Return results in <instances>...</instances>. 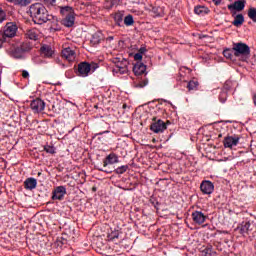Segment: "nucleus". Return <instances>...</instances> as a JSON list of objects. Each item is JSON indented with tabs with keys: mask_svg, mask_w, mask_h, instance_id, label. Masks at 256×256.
Returning <instances> with one entry per match:
<instances>
[{
	"mask_svg": "<svg viewBox=\"0 0 256 256\" xmlns=\"http://www.w3.org/2000/svg\"><path fill=\"white\" fill-rule=\"evenodd\" d=\"M40 51H41L42 55H44V57H46L47 59H51V57H53V55H55V51L53 50V48L50 45L41 46Z\"/></svg>",
	"mask_w": 256,
	"mask_h": 256,
	"instance_id": "nucleus-16",
	"label": "nucleus"
},
{
	"mask_svg": "<svg viewBox=\"0 0 256 256\" xmlns=\"http://www.w3.org/2000/svg\"><path fill=\"white\" fill-rule=\"evenodd\" d=\"M223 55L226 59H233V49H229V48H226L224 51H223Z\"/></svg>",
	"mask_w": 256,
	"mask_h": 256,
	"instance_id": "nucleus-35",
	"label": "nucleus"
},
{
	"mask_svg": "<svg viewBox=\"0 0 256 256\" xmlns=\"http://www.w3.org/2000/svg\"><path fill=\"white\" fill-rule=\"evenodd\" d=\"M30 109L33 113H43V111H45V101L40 98L32 100L30 103Z\"/></svg>",
	"mask_w": 256,
	"mask_h": 256,
	"instance_id": "nucleus-8",
	"label": "nucleus"
},
{
	"mask_svg": "<svg viewBox=\"0 0 256 256\" xmlns=\"http://www.w3.org/2000/svg\"><path fill=\"white\" fill-rule=\"evenodd\" d=\"M145 71H147V66H145V64H143L142 62H137L133 66V73L135 75H143V73H145Z\"/></svg>",
	"mask_w": 256,
	"mask_h": 256,
	"instance_id": "nucleus-19",
	"label": "nucleus"
},
{
	"mask_svg": "<svg viewBox=\"0 0 256 256\" xmlns=\"http://www.w3.org/2000/svg\"><path fill=\"white\" fill-rule=\"evenodd\" d=\"M243 23H245V17L243 14H237L232 22V25H234V27H241Z\"/></svg>",
	"mask_w": 256,
	"mask_h": 256,
	"instance_id": "nucleus-23",
	"label": "nucleus"
},
{
	"mask_svg": "<svg viewBox=\"0 0 256 256\" xmlns=\"http://www.w3.org/2000/svg\"><path fill=\"white\" fill-rule=\"evenodd\" d=\"M91 73V64L89 62H80L76 70V75L78 77H89Z\"/></svg>",
	"mask_w": 256,
	"mask_h": 256,
	"instance_id": "nucleus-6",
	"label": "nucleus"
},
{
	"mask_svg": "<svg viewBox=\"0 0 256 256\" xmlns=\"http://www.w3.org/2000/svg\"><path fill=\"white\" fill-rule=\"evenodd\" d=\"M151 11L154 17H163L165 15L163 8L159 6H153Z\"/></svg>",
	"mask_w": 256,
	"mask_h": 256,
	"instance_id": "nucleus-25",
	"label": "nucleus"
},
{
	"mask_svg": "<svg viewBox=\"0 0 256 256\" xmlns=\"http://www.w3.org/2000/svg\"><path fill=\"white\" fill-rule=\"evenodd\" d=\"M115 163H119V156L115 153H110L104 160H103V167L107 168V165H115Z\"/></svg>",
	"mask_w": 256,
	"mask_h": 256,
	"instance_id": "nucleus-13",
	"label": "nucleus"
},
{
	"mask_svg": "<svg viewBox=\"0 0 256 256\" xmlns=\"http://www.w3.org/2000/svg\"><path fill=\"white\" fill-rule=\"evenodd\" d=\"M223 145L228 149H231V147H236V145H239V137L226 136L223 140Z\"/></svg>",
	"mask_w": 256,
	"mask_h": 256,
	"instance_id": "nucleus-12",
	"label": "nucleus"
},
{
	"mask_svg": "<svg viewBox=\"0 0 256 256\" xmlns=\"http://www.w3.org/2000/svg\"><path fill=\"white\" fill-rule=\"evenodd\" d=\"M7 41L9 40L5 37L3 32L0 31V49H3V46L5 45V43H7Z\"/></svg>",
	"mask_w": 256,
	"mask_h": 256,
	"instance_id": "nucleus-37",
	"label": "nucleus"
},
{
	"mask_svg": "<svg viewBox=\"0 0 256 256\" xmlns=\"http://www.w3.org/2000/svg\"><path fill=\"white\" fill-rule=\"evenodd\" d=\"M19 27H17V23L15 22H7L6 25L0 30L4 37L9 41V39H13L15 35H17Z\"/></svg>",
	"mask_w": 256,
	"mask_h": 256,
	"instance_id": "nucleus-5",
	"label": "nucleus"
},
{
	"mask_svg": "<svg viewBox=\"0 0 256 256\" xmlns=\"http://www.w3.org/2000/svg\"><path fill=\"white\" fill-rule=\"evenodd\" d=\"M104 133H109V130H106V131H104V132H99V133H97L96 135H104Z\"/></svg>",
	"mask_w": 256,
	"mask_h": 256,
	"instance_id": "nucleus-51",
	"label": "nucleus"
},
{
	"mask_svg": "<svg viewBox=\"0 0 256 256\" xmlns=\"http://www.w3.org/2000/svg\"><path fill=\"white\" fill-rule=\"evenodd\" d=\"M250 228H251V222H242L237 227V231H239L240 235H248Z\"/></svg>",
	"mask_w": 256,
	"mask_h": 256,
	"instance_id": "nucleus-21",
	"label": "nucleus"
},
{
	"mask_svg": "<svg viewBox=\"0 0 256 256\" xmlns=\"http://www.w3.org/2000/svg\"><path fill=\"white\" fill-rule=\"evenodd\" d=\"M141 59H143V54H141V53H136L135 55H134V60L135 61H141Z\"/></svg>",
	"mask_w": 256,
	"mask_h": 256,
	"instance_id": "nucleus-44",
	"label": "nucleus"
},
{
	"mask_svg": "<svg viewBox=\"0 0 256 256\" xmlns=\"http://www.w3.org/2000/svg\"><path fill=\"white\" fill-rule=\"evenodd\" d=\"M230 85H231V81H226L225 84H224V89L229 90L230 87H231Z\"/></svg>",
	"mask_w": 256,
	"mask_h": 256,
	"instance_id": "nucleus-48",
	"label": "nucleus"
},
{
	"mask_svg": "<svg viewBox=\"0 0 256 256\" xmlns=\"http://www.w3.org/2000/svg\"><path fill=\"white\" fill-rule=\"evenodd\" d=\"M192 221L196 223V225H203L205 221H207V215H204L201 211H194L192 212Z\"/></svg>",
	"mask_w": 256,
	"mask_h": 256,
	"instance_id": "nucleus-11",
	"label": "nucleus"
},
{
	"mask_svg": "<svg viewBox=\"0 0 256 256\" xmlns=\"http://www.w3.org/2000/svg\"><path fill=\"white\" fill-rule=\"evenodd\" d=\"M62 57L69 62L75 61V50L71 49V47L64 48L62 50Z\"/></svg>",
	"mask_w": 256,
	"mask_h": 256,
	"instance_id": "nucleus-14",
	"label": "nucleus"
},
{
	"mask_svg": "<svg viewBox=\"0 0 256 256\" xmlns=\"http://www.w3.org/2000/svg\"><path fill=\"white\" fill-rule=\"evenodd\" d=\"M26 37L32 41H37L39 39V30L37 28H32L26 32Z\"/></svg>",
	"mask_w": 256,
	"mask_h": 256,
	"instance_id": "nucleus-22",
	"label": "nucleus"
},
{
	"mask_svg": "<svg viewBox=\"0 0 256 256\" xmlns=\"http://www.w3.org/2000/svg\"><path fill=\"white\" fill-rule=\"evenodd\" d=\"M124 25H126V27H131L135 25V20L133 19V15L128 14L126 17H124Z\"/></svg>",
	"mask_w": 256,
	"mask_h": 256,
	"instance_id": "nucleus-31",
	"label": "nucleus"
},
{
	"mask_svg": "<svg viewBox=\"0 0 256 256\" xmlns=\"http://www.w3.org/2000/svg\"><path fill=\"white\" fill-rule=\"evenodd\" d=\"M30 3L31 0H15V5H20V7H27Z\"/></svg>",
	"mask_w": 256,
	"mask_h": 256,
	"instance_id": "nucleus-34",
	"label": "nucleus"
},
{
	"mask_svg": "<svg viewBox=\"0 0 256 256\" xmlns=\"http://www.w3.org/2000/svg\"><path fill=\"white\" fill-rule=\"evenodd\" d=\"M116 68L115 71L121 75H125L129 71V61L127 59H122V61L115 62Z\"/></svg>",
	"mask_w": 256,
	"mask_h": 256,
	"instance_id": "nucleus-9",
	"label": "nucleus"
},
{
	"mask_svg": "<svg viewBox=\"0 0 256 256\" xmlns=\"http://www.w3.org/2000/svg\"><path fill=\"white\" fill-rule=\"evenodd\" d=\"M43 149L50 155H55V153H56L55 146H53V145L46 144L43 146Z\"/></svg>",
	"mask_w": 256,
	"mask_h": 256,
	"instance_id": "nucleus-32",
	"label": "nucleus"
},
{
	"mask_svg": "<svg viewBox=\"0 0 256 256\" xmlns=\"http://www.w3.org/2000/svg\"><path fill=\"white\" fill-rule=\"evenodd\" d=\"M41 175V172L38 173V176Z\"/></svg>",
	"mask_w": 256,
	"mask_h": 256,
	"instance_id": "nucleus-55",
	"label": "nucleus"
},
{
	"mask_svg": "<svg viewBox=\"0 0 256 256\" xmlns=\"http://www.w3.org/2000/svg\"><path fill=\"white\" fill-rule=\"evenodd\" d=\"M25 53L21 50V48L20 47H16V48H14V50L12 51V57L14 58V59H23V55H24Z\"/></svg>",
	"mask_w": 256,
	"mask_h": 256,
	"instance_id": "nucleus-27",
	"label": "nucleus"
},
{
	"mask_svg": "<svg viewBox=\"0 0 256 256\" xmlns=\"http://www.w3.org/2000/svg\"><path fill=\"white\" fill-rule=\"evenodd\" d=\"M92 191H94V192L97 191V188H96V187H93V188H92Z\"/></svg>",
	"mask_w": 256,
	"mask_h": 256,
	"instance_id": "nucleus-54",
	"label": "nucleus"
},
{
	"mask_svg": "<svg viewBox=\"0 0 256 256\" xmlns=\"http://www.w3.org/2000/svg\"><path fill=\"white\" fill-rule=\"evenodd\" d=\"M67 195V188L65 186H58L52 191V201H63Z\"/></svg>",
	"mask_w": 256,
	"mask_h": 256,
	"instance_id": "nucleus-7",
	"label": "nucleus"
},
{
	"mask_svg": "<svg viewBox=\"0 0 256 256\" xmlns=\"http://www.w3.org/2000/svg\"><path fill=\"white\" fill-rule=\"evenodd\" d=\"M232 51H234L235 57H241V61H249L251 55V48L249 45L242 42L234 43Z\"/></svg>",
	"mask_w": 256,
	"mask_h": 256,
	"instance_id": "nucleus-2",
	"label": "nucleus"
},
{
	"mask_svg": "<svg viewBox=\"0 0 256 256\" xmlns=\"http://www.w3.org/2000/svg\"><path fill=\"white\" fill-rule=\"evenodd\" d=\"M23 79H29V72L27 70H22Z\"/></svg>",
	"mask_w": 256,
	"mask_h": 256,
	"instance_id": "nucleus-45",
	"label": "nucleus"
},
{
	"mask_svg": "<svg viewBox=\"0 0 256 256\" xmlns=\"http://www.w3.org/2000/svg\"><path fill=\"white\" fill-rule=\"evenodd\" d=\"M6 19H7V13L5 12V10L0 8V23H3V21H6Z\"/></svg>",
	"mask_w": 256,
	"mask_h": 256,
	"instance_id": "nucleus-39",
	"label": "nucleus"
},
{
	"mask_svg": "<svg viewBox=\"0 0 256 256\" xmlns=\"http://www.w3.org/2000/svg\"><path fill=\"white\" fill-rule=\"evenodd\" d=\"M248 17L253 21V23H256V8H249Z\"/></svg>",
	"mask_w": 256,
	"mask_h": 256,
	"instance_id": "nucleus-33",
	"label": "nucleus"
},
{
	"mask_svg": "<svg viewBox=\"0 0 256 256\" xmlns=\"http://www.w3.org/2000/svg\"><path fill=\"white\" fill-rule=\"evenodd\" d=\"M30 17H32L36 25L50 24V28L57 31L59 27V19L56 16L49 14V11L41 3L32 4L29 8Z\"/></svg>",
	"mask_w": 256,
	"mask_h": 256,
	"instance_id": "nucleus-1",
	"label": "nucleus"
},
{
	"mask_svg": "<svg viewBox=\"0 0 256 256\" xmlns=\"http://www.w3.org/2000/svg\"><path fill=\"white\" fill-rule=\"evenodd\" d=\"M57 0H43L44 5H46V7H53L55 6Z\"/></svg>",
	"mask_w": 256,
	"mask_h": 256,
	"instance_id": "nucleus-40",
	"label": "nucleus"
},
{
	"mask_svg": "<svg viewBox=\"0 0 256 256\" xmlns=\"http://www.w3.org/2000/svg\"><path fill=\"white\" fill-rule=\"evenodd\" d=\"M24 188L27 191H33V189H37V179L30 177L24 181Z\"/></svg>",
	"mask_w": 256,
	"mask_h": 256,
	"instance_id": "nucleus-17",
	"label": "nucleus"
},
{
	"mask_svg": "<svg viewBox=\"0 0 256 256\" xmlns=\"http://www.w3.org/2000/svg\"><path fill=\"white\" fill-rule=\"evenodd\" d=\"M118 238H119V230H114L108 234V239H110V241H113V239H118Z\"/></svg>",
	"mask_w": 256,
	"mask_h": 256,
	"instance_id": "nucleus-36",
	"label": "nucleus"
},
{
	"mask_svg": "<svg viewBox=\"0 0 256 256\" xmlns=\"http://www.w3.org/2000/svg\"><path fill=\"white\" fill-rule=\"evenodd\" d=\"M150 203L151 205H153V207H155V209H159L157 208V205H159V202L155 198H151Z\"/></svg>",
	"mask_w": 256,
	"mask_h": 256,
	"instance_id": "nucleus-43",
	"label": "nucleus"
},
{
	"mask_svg": "<svg viewBox=\"0 0 256 256\" xmlns=\"http://www.w3.org/2000/svg\"><path fill=\"white\" fill-rule=\"evenodd\" d=\"M122 109H127V104H123Z\"/></svg>",
	"mask_w": 256,
	"mask_h": 256,
	"instance_id": "nucleus-52",
	"label": "nucleus"
},
{
	"mask_svg": "<svg viewBox=\"0 0 256 256\" xmlns=\"http://www.w3.org/2000/svg\"><path fill=\"white\" fill-rule=\"evenodd\" d=\"M60 13L65 16L62 20L64 27H73V25H75V12L72 7L65 6L61 8Z\"/></svg>",
	"mask_w": 256,
	"mask_h": 256,
	"instance_id": "nucleus-3",
	"label": "nucleus"
},
{
	"mask_svg": "<svg viewBox=\"0 0 256 256\" xmlns=\"http://www.w3.org/2000/svg\"><path fill=\"white\" fill-rule=\"evenodd\" d=\"M194 13L196 15H207V13H209V8L199 5L194 8Z\"/></svg>",
	"mask_w": 256,
	"mask_h": 256,
	"instance_id": "nucleus-24",
	"label": "nucleus"
},
{
	"mask_svg": "<svg viewBox=\"0 0 256 256\" xmlns=\"http://www.w3.org/2000/svg\"><path fill=\"white\" fill-rule=\"evenodd\" d=\"M101 41H103V33L101 31H98L92 35L90 43H91L92 47H96V45H99V43H101Z\"/></svg>",
	"mask_w": 256,
	"mask_h": 256,
	"instance_id": "nucleus-18",
	"label": "nucleus"
},
{
	"mask_svg": "<svg viewBox=\"0 0 256 256\" xmlns=\"http://www.w3.org/2000/svg\"><path fill=\"white\" fill-rule=\"evenodd\" d=\"M245 0H238L235 1L233 4H229L228 5V9L229 11H243V9H245Z\"/></svg>",
	"mask_w": 256,
	"mask_h": 256,
	"instance_id": "nucleus-15",
	"label": "nucleus"
},
{
	"mask_svg": "<svg viewBox=\"0 0 256 256\" xmlns=\"http://www.w3.org/2000/svg\"><path fill=\"white\" fill-rule=\"evenodd\" d=\"M200 191H202L204 195H211V193L215 191V185L209 180H204L200 185Z\"/></svg>",
	"mask_w": 256,
	"mask_h": 256,
	"instance_id": "nucleus-10",
	"label": "nucleus"
},
{
	"mask_svg": "<svg viewBox=\"0 0 256 256\" xmlns=\"http://www.w3.org/2000/svg\"><path fill=\"white\" fill-rule=\"evenodd\" d=\"M116 175H123V173H127L129 171V165H122L119 166L118 168L113 170Z\"/></svg>",
	"mask_w": 256,
	"mask_h": 256,
	"instance_id": "nucleus-30",
	"label": "nucleus"
},
{
	"mask_svg": "<svg viewBox=\"0 0 256 256\" xmlns=\"http://www.w3.org/2000/svg\"><path fill=\"white\" fill-rule=\"evenodd\" d=\"M121 3V0H106L104 2V8L105 9H113L115 5H119Z\"/></svg>",
	"mask_w": 256,
	"mask_h": 256,
	"instance_id": "nucleus-26",
	"label": "nucleus"
},
{
	"mask_svg": "<svg viewBox=\"0 0 256 256\" xmlns=\"http://www.w3.org/2000/svg\"><path fill=\"white\" fill-rule=\"evenodd\" d=\"M125 19V11H117L114 13V21L118 27H123V21Z\"/></svg>",
	"mask_w": 256,
	"mask_h": 256,
	"instance_id": "nucleus-20",
	"label": "nucleus"
},
{
	"mask_svg": "<svg viewBox=\"0 0 256 256\" xmlns=\"http://www.w3.org/2000/svg\"><path fill=\"white\" fill-rule=\"evenodd\" d=\"M147 52V48L145 47H141L139 50H138V53H140V55H143V53H146Z\"/></svg>",
	"mask_w": 256,
	"mask_h": 256,
	"instance_id": "nucleus-47",
	"label": "nucleus"
},
{
	"mask_svg": "<svg viewBox=\"0 0 256 256\" xmlns=\"http://www.w3.org/2000/svg\"><path fill=\"white\" fill-rule=\"evenodd\" d=\"M203 256H213V249L211 248H205L203 251Z\"/></svg>",
	"mask_w": 256,
	"mask_h": 256,
	"instance_id": "nucleus-41",
	"label": "nucleus"
},
{
	"mask_svg": "<svg viewBox=\"0 0 256 256\" xmlns=\"http://www.w3.org/2000/svg\"><path fill=\"white\" fill-rule=\"evenodd\" d=\"M98 171H103L104 173H109V174H111L113 172V170L103 169V168H98Z\"/></svg>",
	"mask_w": 256,
	"mask_h": 256,
	"instance_id": "nucleus-46",
	"label": "nucleus"
},
{
	"mask_svg": "<svg viewBox=\"0 0 256 256\" xmlns=\"http://www.w3.org/2000/svg\"><path fill=\"white\" fill-rule=\"evenodd\" d=\"M8 3H15V0H7Z\"/></svg>",
	"mask_w": 256,
	"mask_h": 256,
	"instance_id": "nucleus-53",
	"label": "nucleus"
},
{
	"mask_svg": "<svg viewBox=\"0 0 256 256\" xmlns=\"http://www.w3.org/2000/svg\"><path fill=\"white\" fill-rule=\"evenodd\" d=\"M187 89L189 91H197L199 89V81L197 80H190L187 84Z\"/></svg>",
	"mask_w": 256,
	"mask_h": 256,
	"instance_id": "nucleus-28",
	"label": "nucleus"
},
{
	"mask_svg": "<svg viewBox=\"0 0 256 256\" xmlns=\"http://www.w3.org/2000/svg\"><path fill=\"white\" fill-rule=\"evenodd\" d=\"M140 0H129L130 3H134V4H137L139 3Z\"/></svg>",
	"mask_w": 256,
	"mask_h": 256,
	"instance_id": "nucleus-50",
	"label": "nucleus"
},
{
	"mask_svg": "<svg viewBox=\"0 0 256 256\" xmlns=\"http://www.w3.org/2000/svg\"><path fill=\"white\" fill-rule=\"evenodd\" d=\"M171 122L161 120V118L153 117L152 122L150 124V131L153 133H164L167 131V125H170Z\"/></svg>",
	"mask_w": 256,
	"mask_h": 256,
	"instance_id": "nucleus-4",
	"label": "nucleus"
},
{
	"mask_svg": "<svg viewBox=\"0 0 256 256\" xmlns=\"http://www.w3.org/2000/svg\"><path fill=\"white\" fill-rule=\"evenodd\" d=\"M147 85V81L143 80L139 83L136 84V87L139 89H143V87H145Z\"/></svg>",
	"mask_w": 256,
	"mask_h": 256,
	"instance_id": "nucleus-42",
	"label": "nucleus"
},
{
	"mask_svg": "<svg viewBox=\"0 0 256 256\" xmlns=\"http://www.w3.org/2000/svg\"><path fill=\"white\" fill-rule=\"evenodd\" d=\"M220 103H225L227 101V91H222L219 95Z\"/></svg>",
	"mask_w": 256,
	"mask_h": 256,
	"instance_id": "nucleus-38",
	"label": "nucleus"
},
{
	"mask_svg": "<svg viewBox=\"0 0 256 256\" xmlns=\"http://www.w3.org/2000/svg\"><path fill=\"white\" fill-rule=\"evenodd\" d=\"M222 0H213L214 5H221Z\"/></svg>",
	"mask_w": 256,
	"mask_h": 256,
	"instance_id": "nucleus-49",
	"label": "nucleus"
},
{
	"mask_svg": "<svg viewBox=\"0 0 256 256\" xmlns=\"http://www.w3.org/2000/svg\"><path fill=\"white\" fill-rule=\"evenodd\" d=\"M19 48L22 51V53H29V51H31V49H33V45H31V43H29V42H24L20 45Z\"/></svg>",
	"mask_w": 256,
	"mask_h": 256,
	"instance_id": "nucleus-29",
	"label": "nucleus"
}]
</instances>
